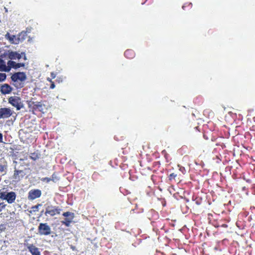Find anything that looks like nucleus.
Here are the masks:
<instances>
[{"label":"nucleus","mask_w":255,"mask_h":255,"mask_svg":"<svg viewBox=\"0 0 255 255\" xmlns=\"http://www.w3.org/2000/svg\"><path fill=\"white\" fill-rule=\"evenodd\" d=\"M16 195L13 191L7 192L4 188L0 190V199L6 200L8 204L13 203L16 199Z\"/></svg>","instance_id":"f257e3e1"},{"label":"nucleus","mask_w":255,"mask_h":255,"mask_svg":"<svg viewBox=\"0 0 255 255\" xmlns=\"http://www.w3.org/2000/svg\"><path fill=\"white\" fill-rule=\"evenodd\" d=\"M11 80L14 82V86L17 88H20L23 87L24 84L23 83H18L17 82L19 81L20 82H23L26 79V75L24 72H16L14 73L11 76Z\"/></svg>","instance_id":"f03ea898"},{"label":"nucleus","mask_w":255,"mask_h":255,"mask_svg":"<svg viewBox=\"0 0 255 255\" xmlns=\"http://www.w3.org/2000/svg\"><path fill=\"white\" fill-rule=\"evenodd\" d=\"M8 103L12 106L16 108V110L19 111L24 107L23 104L20 97L17 96H12L8 98Z\"/></svg>","instance_id":"7ed1b4c3"},{"label":"nucleus","mask_w":255,"mask_h":255,"mask_svg":"<svg viewBox=\"0 0 255 255\" xmlns=\"http://www.w3.org/2000/svg\"><path fill=\"white\" fill-rule=\"evenodd\" d=\"M38 230L40 235L47 236L51 233V228L47 223H40L38 227Z\"/></svg>","instance_id":"20e7f679"},{"label":"nucleus","mask_w":255,"mask_h":255,"mask_svg":"<svg viewBox=\"0 0 255 255\" xmlns=\"http://www.w3.org/2000/svg\"><path fill=\"white\" fill-rule=\"evenodd\" d=\"M61 211V210L58 207L48 205L46 208L45 215L46 216L48 214L50 216H54L56 214H59Z\"/></svg>","instance_id":"39448f33"},{"label":"nucleus","mask_w":255,"mask_h":255,"mask_svg":"<svg viewBox=\"0 0 255 255\" xmlns=\"http://www.w3.org/2000/svg\"><path fill=\"white\" fill-rule=\"evenodd\" d=\"M41 195V191L39 189L30 190L28 192V199L30 200H34Z\"/></svg>","instance_id":"423d86ee"},{"label":"nucleus","mask_w":255,"mask_h":255,"mask_svg":"<svg viewBox=\"0 0 255 255\" xmlns=\"http://www.w3.org/2000/svg\"><path fill=\"white\" fill-rule=\"evenodd\" d=\"M13 112L9 109L2 108L0 109V119H5L10 117Z\"/></svg>","instance_id":"0eeeda50"},{"label":"nucleus","mask_w":255,"mask_h":255,"mask_svg":"<svg viewBox=\"0 0 255 255\" xmlns=\"http://www.w3.org/2000/svg\"><path fill=\"white\" fill-rule=\"evenodd\" d=\"M7 72H9L11 68H13L15 69H17L20 67H24L25 66V64L23 63H16L13 61L9 60L7 62Z\"/></svg>","instance_id":"6e6552de"},{"label":"nucleus","mask_w":255,"mask_h":255,"mask_svg":"<svg viewBox=\"0 0 255 255\" xmlns=\"http://www.w3.org/2000/svg\"><path fill=\"white\" fill-rule=\"evenodd\" d=\"M7 55L10 60L20 59L21 58V54L20 53L9 50L7 51Z\"/></svg>","instance_id":"1a4fd4ad"},{"label":"nucleus","mask_w":255,"mask_h":255,"mask_svg":"<svg viewBox=\"0 0 255 255\" xmlns=\"http://www.w3.org/2000/svg\"><path fill=\"white\" fill-rule=\"evenodd\" d=\"M25 175V173L23 170L15 169L13 175V178L16 181H19Z\"/></svg>","instance_id":"9d476101"},{"label":"nucleus","mask_w":255,"mask_h":255,"mask_svg":"<svg viewBox=\"0 0 255 255\" xmlns=\"http://www.w3.org/2000/svg\"><path fill=\"white\" fill-rule=\"evenodd\" d=\"M12 88L7 84L2 85L0 87V92L3 95L9 94Z\"/></svg>","instance_id":"9b49d317"},{"label":"nucleus","mask_w":255,"mask_h":255,"mask_svg":"<svg viewBox=\"0 0 255 255\" xmlns=\"http://www.w3.org/2000/svg\"><path fill=\"white\" fill-rule=\"evenodd\" d=\"M29 106L35 110H38L39 111H41L43 110L42 105L39 102H30L29 104Z\"/></svg>","instance_id":"f8f14e48"},{"label":"nucleus","mask_w":255,"mask_h":255,"mask_svg":"<svg viewBox=\"0 0 255 255\" xmlns=\"http://www.w3.org/2000/svg\"><path fill=\"white\" fill-rule=\"evenodd\" d=\"M5 38L8 40L9 42L11 44H18V41L17 39V36L15 35H10L8 32H7L5 35Z\"/></svg>","instance_id":"ddd939ff"},{"label":"nucleus","mask_w":255,"mask_h":255,"mask_svg":"<svg viewBox=\"0 0 255 255\" xmlns=\"http://www.w3.org/2000/svg\"><path fill=\"white\" fill-rule=\"evenodd\" d=\"M27 248L32 255H40V253L38 248L33 246V245H29L27 247Z\"/></svg>","instance_id":"4468645a"},{"label":"nucleus","mask_w":255,"mask_h":255,"mask_svg":"<svg viewBox=\"0 0 255 255\" xmlns=\"http://www.w3.org/2000/svg\"><path fill=\"white\" fill-rule=\"evenodd\" d=\"M27 36V32L25 31H22L17 36V41H18V43L20 42H22L23 41Z\"/></svg>","instance_id":"2eb2a0df"},{"label":"nucleus","mask_w":255,"mask_h":255,"mask_svg":"<svg viewBox=\"0 0 255 255\" xmlns=\"http://www.w3.org/2000/svg\"><path fill=\"white\" fill-rule=\"evenodd\" d=\"M7 65H6L5 62L0 58V71L7 72Z\"/></svg>","instance_id":"dca6fc26"},{"label":"nucleus","mask_w":255,"mask_h":255,"mask_svg":"<svg viewBox=\"0 0 255 255\" xmlns=\"http://www.w3.org/2000/svg\"><path fill=\"white\" fill-rule=\"evenodd\" d=\"M134 55L133 51L130 49H128L125 52V56L128 58H132L134 57Z\"/></svg>","instance_id":"f3484780"},{"label":"nucleus","mask_w":255,"mask_h":255,"mask_svg":"<svg viewBox=\"0 0 255 255\" xmlns=\"http://www.w3.org/2000/svg\"><path fill=\"white\" fill-rule=\"evenodd\" d=\"M71 223V218H70V219L66 218L64 220L61 221V223L63 225H65L66 227H69Z\"/></svg>","instance_id":"a211bd4d"},{"label":"nucleus","mask_w":255,"mask_h":255,"mask_svg":"<svg viewBox=\"0 0 255 255\" xmlns=\"http://www.w3.org/2000/svg\"><path fill=\"white\" fill-rule=\"evenodd\" d=\"M39 155H40L39 154H38L37 153L33 152V153H31L30 154L29 157L33 160H36L38 159V158H39V157H40Z\"/></svg>","instance_id":"6ab92c4d"},{"label":"nucleus","mask_w":255,"mask_h":255,"mask_svg":"<svg viewBox=\"0 0 255 255\" xmlns=\"http://www.w3.org/2000/svg\"><path fill=\"white\" fill-rule=\"evenodd\" d=\"M6 78V75L5 73H0V82L4 81Z\"/></svg>","instance_id":"aec40b11"},{"label":"nucleus","mask_w":255,"mask_h":255,"mask_svg":"<svg viewBox=\"0 0 255 255\" xmlns=\"http://www.w3.org/2000/svg\"><path fill=\"white\" fill-rule=\"evenodd\" d=\"M38 206H41V204H38L37 205L32 206V208H31V209L32 210V211L33 212H36L38 211Z\"/></svg>","instance_id":"412c9836"},{"label":"nucleus","mask_w":255,"mask_h":255,"mask_svg":"<svg viewBox=\"0 0 255 255\" xmlns=\"http://www.w3.org/2000/svg\"><path fill=\"white\" fill-rule=\"evenodd\" d=\"M49 178L51 179L50 181H52L55 183L59 180V179L54 174L52 175L51 177Z\"/></svg>","instance_id":"4be33fe9"},{"label":"nucleus","mask_w":255,"mask_h":255,"mask_svg":"<svg viewBox=\"0 0 255 255\" xmlns=\"http://www.w3.org/2000/svg\"><path fill=\"white\" fill-rule=\"evenodd\" d=\"M73 215H74V213L70 212H64L63 214V216L66 218L68 216H72Z\"/></svg>","instance_id":"5701e85b"},{"label":"nucleus","mask_w":255,"mask_h":255,"mask_svg":"<svg viewBox=\"0 0 255 255\" xmlns=\"http://www.w3.org/2000/svg\"><path fill=\"white\" fill-rule=\"evenodd\" d=\"M6 169V165L0 164V172H2Z\"/></svg>","instance_id":"b1692460"},{"label":"nucleus","mask_w":255,"mask_h":255,"mask_svg":"<svg viewBox=\"0 0 255 255\" xmlns=\"http://www.w3.org/2000/svg\"><path fill=\"white\" fill-rule=\"evenodd\" d=\"M40 180L42 182H45L46 183H49L51 179L48 177H44V178H42Z\"/></svg>","instance_id":"393cba45"},{"label":"nucleus","mask_w":255,"mask_h":255,"mask_svg":"<svg viewBox=\"0 0 255 255\" xmlns=\"http://www.w3.org/2000/svg\"><path fill=\"white\" fill-rule=\"evenodd\" d=\"M6 205L4 203H0V212L5 208Z\"/></svg>","instance_id":"a878e982"},{"label":"nucleus","mask_w":255,"mask_h":255,"mask_svg":"<svg viewBox=\"0 0 255 255\" xmlns=\"http://www.w3.org/2000/svg\"><path fill=\"white\" fill-rule=\"evenodd\" d=\"M179 170L184 174L186 173V169L184 167L180 166Z\"/></svg>","instance_id":"bb28decb"},{"label":"nucleus","mask_w":255,"mask_h":255,"mask_svg":"<svg viewBox=\"0 0 255 255\" xmlns=\"http://www.w3.org/2000/svg\"><path fill=\"white\" fill-rule=\"evenodd\" d=\"M20 54H21V56H22V55H23V59H24V60H27V58H26V56L25 54V53H24V52H21V53H20Z\"/></svg>","instance_id":"cd10ccee"},{"label":"nucleus","mask_w":255,"mask_h":255,"mask_svg":"<svg viewBox=\"0 0 255 255\" xmlns=\"http://www.w3.org/2000/svg\"><path fill=\"white\" fill-rule=\"evenodd\" d=\"M176 176V174H175L174 173H171L170 175V178H174Z\"/></svg>","instance_id":"c85d7f7f"},{"label":"nucleus","mask_w":255,"mask_h":255,"mask_svg":"<svg viewBox=\"0 0 255 255\" xmlns=\"http://www.w3.org/2000/svg\"><path fill=\"white\" fill-rule=\"evenodd\" d=\"M51 76L53 79H54L56 77V74L53 72H52L51 73Z\"/></svg>","instance_id":"c756f323"},{"label":"nucleus","mask_w":255,"mask_h":255,"mask_svg":"<svg viewBox=\"0 0 255 255\" xmlns=\"http://www.w3.org/2000/svg\"><path fill=\"white\" fill-rule=\"evenodd\" d=\"M162 154H164V156L166 158H167V154L166 153V152L165 150H163L162 151Z\"/></svg>","instance_id":"7c9ffc66"},{"label":"nucleus","mask_w":255,"mask_h":255,"mask_svg":"<svg viewBox=\"0 0 255 255\" xmlns=\"http://www.w3.org/2000/svg\"><path fill=\"white\" fill-rule=\"evenodd\" d=\"M55 86L53 82H52L50 85V88L51 89H54L55 88Z\"/></svg>","instance_id":"2f4dec72"},{"label":"nucleus","mask_w":255,"mask_h":255,"mask_svg":"<svg viewBox=\"0 0 255 255\" xmlns=\"http://www.w3.org/2000/svg\"><path fill=\"white\" fill-rule=\"evenodd\" d=\"M2 133H0V142H3L2 141Z\"/></svg>","instance_id":"473e14b6"},{"label":"nucleus","mask_w":255,"mask_h":255,"mask_svg":"<svg viewBox=\"0 0 255 255\" xmlns=\"http://www.w3.org/2000/svg\"><path fill=\"white\" fill-rule=\"evenodd\" d=\"M70 218H71V222H72V221H73V219H74V215H73V216H68V217H67L66 218L70 219Z\"/></svg>","instance_id":"72a5a7b5"},{"label":"nucleus","mask_w":255,"mask_h":255,"mask_svg":"<svg viewBox=\"0 0 255 255\" xmlns=\"http://www.w3.org/2000/svg\"><path fill=\"white\" fill-rule=\"evenodd\" d=\"M186 3L184 4L183 6H182V8L183 9H185V7L186 6Z\"/></svg>","instance_id":"f704fd0d"},{"label":"nucleus","mask_w":255,"mask_h":255,"mask_svg":"<svg viewBox=\"0 0 255 255\" xmlns=\"http://www.w3.org/2000/svg\"><path fill=\"white\" fill-rule=\"evenodd\" d=\"M188 5H190V6H192V3H191V2H190V3H188Z\"/></svg>","instance_id":"c9c22d12"},{"label":"nucleus","mask_w":255,"mask_h":255,"mask_svg":"<svg viewBox=\"0 0 255 255\" xmlns=\"http://www.w3.org/2000/svg\"><path fill=\"white\" fill-rule=\"evenodd\" d=\"M5 8V11H7V9L6 8Z\"/></svg>","instance_id":"e433bc0d"},{"label":"nucleus","mask_w":255,"mask_h":255,"mask_svg":"<svg viewBox=\"0 0 255 255\" xmlns=\"http://www.w3.org/2000/svg\"><path fill=\"white\" fill-rule=\"evenodd\" d=\"M43 212V211H42L41 212V215L42 214Z\"/></svg>","instance_id":"4c0bfd02"},{"label":"nucleus","mask_w":255,"mask_h":255,"mask_svg":"<svg viewBox=\"0 0 255 255\" xmlns=\"http://www.w3.org/2000/svg\"><path fill=\"white\" fill-rule=\"evenodd\" d=\"M6 53H7V52ZM4 55H7V54L4 53Z\"/></svg>","instance_id":"58836bf2"}]
</instances>
